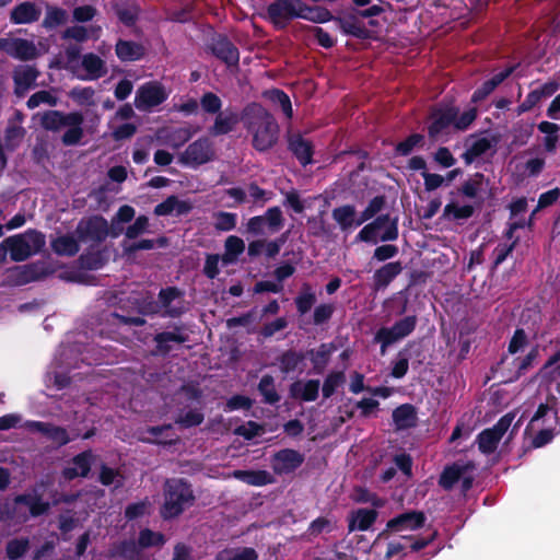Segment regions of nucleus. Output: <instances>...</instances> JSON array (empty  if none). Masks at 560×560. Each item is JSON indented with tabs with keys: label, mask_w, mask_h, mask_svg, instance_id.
<instances>
[{
	"label": "nucleus",
	"mask_w": 560,
	"mask_h": 560,
	"mask_svg": "<svg viewBox=\"0 0 560 560\" xmlns=\"http://www.w3.org/2000/svg\"><path fill=\"white\" fill-rule=\"evenodd\" d=\"M75 125H67L68 129L61 137V142L66 147L78 145L84 136V130L82 128V124L84 121L83 114L75 112Z\"/></svg>",
	"instance_id": "44"
},
{
	"label": "nucleus",
	"mask_w": 560,
	"mask_h": 560,
	"mask_svg": "<svg viewBox=\"0 0 560 560\" xmlns=\"http://www.w3.org/2000/svg\"><path fill=\"white\" fill-rule=\"evenodd\" d=\"M214 158L215 149L213 142L208 137H200L188 144L186 150L179 155V162L183 165L197 168L213 161Z\"/></svg>",
	"instance_id": "7"
},
{
	"label": "nucleus",
	"mask_w": 560,
	"mask_h": 560,
	"mask_svg": "<svg viewBox=\"0 0 560 560\" xmlns=\"http://www.w3.org/2000/svg\"><path fill=\"white\" fill-rule=\"evenodd\" d=\"M386 206V197L384 195H377L372 198L365 209L359 215V223H364L373 219L378 212H381Z\"/></svg>",
	"instance_id": "58"
},
{
	"label": "nucleus",
	"mask_w": 560,
	"mask_h": 560,
	"mask_svg": "<svg viewBox=\"0 0 560 560\" xmlns=\"http://www.w3.org/2000/svg\"><path fill=\"white\" fill-rule=\"evenodd\" d=\"M332 22L338 25L343 35L352 36L359 39L372 38V32L366 28L364 23L360 20L358 13H347L342 16L334 15Z\"/></svg>",
	"instance_id": "16"
},
{
	"label": "nucleus",
	"mask_w": 560,
	"mask_h": 560,
	"mask_svg": "<svg viewBox=\"0 0 560 560\" xmlns=\"http://www.w3.org/2000/svg\"><path fill=\"white\" fill-rule=\"evenodd\" d=\"M402 269V264L399 260L386 262L376 269L373 275L374 290L378 291L386 289L392 281L401 273Z\"/></svg>",
	"instance_id": "26"
},
{
	"label": "nucleus",
	"mask_w": 560,
	"mask_h": 560,
	"mask_svg": "<svg viewBox=\"0 0 560 560\" xmlns=\"http://www.w3.org/2000/svg\"><path fill=\"white\" fill-rule=\"evenodd\" d=\"M222 104V100L213 92H206L200 97V107L209 115H217L221 112Z\"/></svg>",
	"instance_id": "59"
},
{
	"label": "nucleus",
	"mask_w": 560,
	"mask_h": 560,
	"mask_svg": "<svg viewBox=\"0 0 560 560\" xmlns=\"http://www.w3.org/2000/svg\"><path fill=\"white\" fill-rule=\"evenodd\" d=\"M95 91L92 86H74L69 96L77 102L79 105H94Z\"/></svg>",
	"instance_id": "60"
},
{
	"label": "nucleus",
	"mask_w": 560,
	"mask_h": 560,
	"mask_svg": "<svg viewBox=\"0 0 560 560\" xmlns=\"http://www.w3.org/2000/svg\"><path fill=\"white\" fill-rule=\"evenodd\" d=\"M287 143L288 150L302 166L313 163L314 144L311 140L304 138L300 132H288Z\"/></svg>",
	"instance_id": "15"
},
{
	"label": "nucleus",
	"mask_w": 560,
	"mask_h": 560,
	"mask_svg": "<svg viewBox=\"0 0 560 560\" xmlns=\"http://www.w3.org/2000/svg\"><path fill=\"white\" fill-rule=\"evenodd\" d=\"M304 360L305 353L289 349L282 352L278 358L280 371L283 374H290L294 372Z\"/></svg>",
	"instance_id": "45"
},
{
	"label": "nucleus",
	"mask_w": 560,
	"mask_h": 560,
	"mask_svg": "<svg viewBox=\"0 0 560 560\" xmlns=\"http://www.w3.org/2000/svg\"><path fill=\"white\" fill-rule=\"evenodd\" d=\"M13 44L15 45L13 58L26 61L37 57V49L33 42L24 38H14Z\"/></svg>",
	"instance_id": "52"
},
{
	"label": "nucleus",
	"mask_w": 560,
	"mask_h": 560,
	"mask_svg": "<svg viewBox=\"0 0 560 560\" xmlns=\"http://www.w3.org/2000/svg\"><path fill=\"white\" fill-rule=\"evenodd\" d=\"M66 22V10L58 7H47L46 15L42 22V26L48 31H51L57 26L65 24Z\"/></svg>",
	"instance_id": "53"
},
{
	"label": "nucleus",
	"mask_w": 560,
	"mask_h": 560,
	"mask_svg": "<svg viewBox=\"0 0 560 560\" xmlns=\"http://www.w3.org/2000/svg\"><path fill=\"white\" fill-rule=\"evenodd\" d=\"M467 470V466L454 463L446 466L440 475L439 486L450 491L462 479Z\"/></svg>",
	"instance_id": "37"
},
{
	"label": "nucleus",
	"mask_w": 560,
	"mask_h": 560,
	"mask_svg": "<svg viewBox=\"0 0 560 560\" xmlns=\"http://www.w3.org/2000/svg\"><path fill=\"white\" fill-rule=\"evenodd\" d=\"M75 112L63 113L60 110L51 109L43 114L40 118V126L48 131L56 132L67 125H75Z\"/></svg>",
	"instance_id": "22"
},
{
	"label": "nucleus",
	"mask_w": 560,
	"mask_h": 560,
	"mask_svg": "<svg viewBox=\"0 0 560 560\" xmlns=\"http://www.w3.org/2000/svg\"><path fill=\"white\" fill-rule=\"evenodd\" d=\"M234 477L249 486L262 487L275 482V477L267 470H235Z\"/></svg>",
	"instance_id": "34"
},
{
	"label": "nucleus",
	"mask_w": 560,
	"mask_h": 560,
	"mask_svg": "<svg viewBox=\"0 0 560 560\" xmlns=\"http://www.w3.org/2000/svg\"><path fill=\"white\" fill-rule=\"evenodd\" d=\"M337 350V346L334 342L320 343L317 349H310L305 352V358L312 362L313 372L315 374H323L330 361L331 354Z\"/></svg>",
	"instance_id": "20"
},
{
	"label": "nucleus",
	"mask_w": 560,
	"mask_h": 560,
	"mask_svg": "<svg viewBox=\"0 0 560 560\" xmlns=\"http://www.w3.org/2000/svg\"><path fill=\"white\" fill-rule=\"evenodd\" d=\"M184 292L177 287H166L159 292V304L163 308L162 317L178 318L186 313Z\"/></svg>",
	"instance_id": "10"
},
{
	"label": "nucleus",
	"mask_w": 560,
	"mask_h": 560,
	"mask_svg": "<svg viewBox=\"0 0 560 560\" xmlns=\"http://www.w3.org/2000/svg\"><path fill=\"white\" fill-rule=\"evenodd\" d=\"M303 462L304 456L299 451L283 448L272 455L271 467L277 475H287L295 471Z\"/></svg>",
	"instance_id": "14"
},
{
	"label": "nucleus",
	"mask_w": 560,
	"mask_h": 560,
	"mask_svg": "<svg viewBox=\"0 0 560 560\" xmlns=\"http://www.w3.org/2000/svg\"><path fill=\"white\" fill-rule=\"evenodd\" d=\"M79 262L83 269L97 270L106 264V258L102 250H88L79 257Z\"/></svg>",
	"instance_id": "54"
},
{
	"label": "nucleus",
	"mask_w": 560,
	"mask_h": 560,
	"mask_svg": "<svg viewBox=\"0 0 560 560\" xmlns=\"http://www.w3.org/2000/svg\"><path fill=\"white\" fill-rule=\"evenodd\" d=\"M45 483L40 481L36 483L31 492L16 494L15 497L5 498L0 502V522L8 523L20 516L19 505H26L32 517H39L49 512L51 505L43 499L40 490Z\"/></svg>",
	"instance_id": "3"
},
{
	"label": "nucleus",
	"mask_w": 560,
	"mask_h": 560,
	"mask_svg": "<svg viewBox=\"0 0 560 560\" xmlns=\"http://www.w3.org/2000/svg\"><path fill=\"white\" fill-rule=\"evenodd\" d=\"M28 428L42 433L48 440L56 443L58 446H65L73 440V438L69 436V433L66 428L55 425L49 422L31 421L28 423Z\"/></svg>",
	"instance_id": "19"
},
{
	"label": "nucleus",
	"mask_w": 560,
	"mask_h": 560,
	"mask_svg": "<svg viewBox=\"0 0 560 560\" xmlns=\"http://www.w3.org/2000/svg\"><path fill=\"white\" fill-rule=\"evenodd\" d=\"M39 71L34 66L19 67L13 72L14 93L24 96L25 93L35 86Z\"/></svg>",
	"instance_id": "21"
},
{
	"label": "nucleus",
	"mask_w": 560,
	"mask_h": 560,
	"mask_svg": "<svg viewBox=\"0 0 560 560\" xmlns=\"http://www.w3.org/2000/svg\"><path fill=\"white\" fill-rule=\"evenodd\" d=\"M42 11L34 2L25 1L15 5L10 12L13 24H30L39 20Z\"/></svg>",
	"instance_id": "29"
},
{
	"label": "nucleus",
	"mask_w": 560,
	"mask_h": 560,
	"mask_svg": "<svg viewBox=\"0 0 560 560\" xmlns=\"http://www.w3.org/2000/svg\"><path fill=\"white\" fill-rule=\"evenodd\" d=\"M145 47L141 43L119 38L115 45V54L121 62H133L144 58Z\"/></svg>",
	"instance_id": "24"
},
{
	"label": "nucleus",
	"mask_w": 560,
	"mask_h": 560,
	"mask_svg": "<svg viewBox=\"0 0 560 560\" xmlns=\"http://www.w3.org/2000/svg\"><path fill=\"white\" fill-rule=\"evenodd\" d=\"M163 504L160 515L163 520H173L191 506L196 497L191 483L186 478L166 479L163 486Z\"/></svg>",
	"instance_id": "2"
},
{
	"label": "nucleus",
	"mask_w": 560,
	"mask_h": 560,
	"mask_svg": "<svg viewBox=\"0 0 560 560\" xmlns=\"http://www.w3.org/2000/svg\"><path fill=\"white\" fill-rule=\"evenodd\" d=\"M264 218L271 232H278L284 224L282 211L278 206L268 208Z\"/></svg>",
	"instance_id": "62"
},
{
	"label": "nucleus",
	"mask_w": 560,
	"mask_h": 560,
	"mask_svg": "<svg viewBox=\"0 0 560 560\" xmlns=\"http://www.w3.org/2000/svg\"><path fill=\"white\" fill-rule=\"evenodd\" d=\"M195 132L196 130L189 126L171 129L165 136V143L174 149H178L188 142Z\"/></svg>",
	"instance_id": "48"
},
{
	"label": "nucleus",
	"mask_w": 560,
	"mask_h": 560,
	"mask_svg": "<svg viewBox=\"0 0 560 560\" xmlns=\"http://www.w3.org/2000/svg\"><path fill=\"white\" fill-rule=\"evenodd\" d=\"M165 536L149 528L141 529L138 537L139 548L161 547L165 544Z\"/></svg>",
	"instance_id": "57"
},
{
	"label": "nucleus",
	"mask_w": 560,
	"mask_h": 560,
	"mask_svg": "<svg viewBox=\"0 0 560 560\" xmlns=\"http://www.w3.org/2000/svg\"><path fill=\"white\" fill-rule=\"evenodd\" d=\"M50 246L52 252L59 256L72 257L80 250L78 241L69 234L54 238Z\"/></svg>",
	"instance_id": "39"
},
{
	"label": "nucleus",
	"mask_w": 560,
	"mask_h": 560,
	"mask_svg": "<svg viewBox=\"0 0 560 560\" xmlns=\"http://www.w3.org/2000/svg\"><path fill=\"white\" fill-rule=\"evenodd\" d=\"M75 232L81 241L102 243L109 234L108 222L102 215H92L86 221H80Z\"/></svg>",
	"instance_id": "11"
},
{
	"label": "nucleus",
	"mask_w": 560,
	"mask_h": 560,
	"mask_svg": "<svg viewBox=\"0 0 560 560\" xmlns=\"http://www.w3.org/2000/svg\"><path fill=\"white\" fill-rule=\"evenodd\" d=\"M93 459L94 455L91 450L81 452L72 458L71 466L63 468L62 476L67 480H73L78 477H88L91 471Z\"/></svg>",
	"instance_id": "18"
},
{
	"label": "nucleus",
	"mask_w": 560,
	"mask_h": 560,
	"mask_svg": "<svg viewBox=\"0 0 560 560\" xmlns=\"http://www.w3.org/2000/svg\"><path fill=\"white\" fill-rule=\"evenodd\" d=\"M82 67L88 72L86 77H80L82 80H97L107 72L103 59L93 52L85 54L82 57Z\"/></svg>",
	"instance_id": "36"
},
{
	"label": "nucleus",
	"mask_w": 560,
	"mask_h": 560,
	"mask_svg": "<svg viewBox=\"0 0 560 560\" xmlns=\"http://www.w3.org/2000/svg\"><path fill=\"white\" fill-rule=\"evenodd\" d=\"M301 19L316 24H323L332 21L334 14L325 7L308 5L304 2Z\"/></svg>",
	"instance_id": "43"
},
{
	"label": "nucleus",
	"mask_w": 560,
	"mask_h": 560,
	"mask_svg": "<svg viewBox=\"0 0 560 560\" xmlns=\"http://www.w3.org/2000/svg\"><path fill=\"white\" fill-rule=\"evenodd\" d=\"M257 390L262 396V401L268 405H276L280 401L281 396L276 389L275 378L270 374H265L260 378Z\"/></svg>",
	"instance_id": "41"
},
{
	"label": "nucleus",
	"mask_w": 560,
	"mask_h": 560,
	"mask_svg": "<svg viewBox=\"0 0 560 560\" xmlns=\"http://www.w3.org/2000/svg\"><path fill=\"white\" fill-rule=\"evenodd\" d=\"M168 93L162 83L158 81L145 82L136 92L135 106L140 112H151L154 107L163 104Z\"/></svg>",
	"instance_id": "8"
},
{
	"label": "nucleus",
	"mask_w": 560,
	"mask_h": 560,
	"mask_svg": "<svg viewBox=\"0 0 560 560\" xmlns=\"http://www.w3.org/2000/svg\"><path fill=\"white\" fill-rule=\"evenodd\" d=\"M319 386V380H307L305 383L296 381L290 385L289 393L293 399L315 401L318 398Z\"/></svg>",
	"instance_id": "28"
},
{
	"label": "nucleus",
	"mask_w": 560,
	"mask_h": 560,
	"mask_svg": "<svg viewBox=\"0 0 560 560\" xmlns=\"http://www.w3.org/2000/svg\"><path fill=\"white\" fill-rule=\"evenodd\" d=\"M188 339L189 336L185 332V327L183 325H175L173 331H162L154 336L155 353L166 355L172 350L168 342L185 343Z\"/></svg>",
	"instance_id": "17"
},
{
	"label": "nucleus",
	"mask_w": 560,
	"mask_h": 560,
	"mask_svg": "<svg viewBox=\"0 0 560 560\" xmlns=\"http://www.w3.org/2000/svg\"><path fill=\"white\" fill-rule=\"evenodd\" d=\"M205 420V415L199 410H188L175 419V423L180 428L189 429L200 425Z\"/></svg>",
	"instance_id": "61"
},
{
	"label": "nucleus",
	"mask_w": 560,
	"mask_h": 560,
	"mask_svg": "<svg viewBox=\"0 0 560 560\" xmlns=\"http://www.w3.org/2000/svg\"><path fill=\"white\" fill-rule=\"evenodd\" d=\"M261 432H264L262 424L253 420H249L246 424H241L234 429V434L244 438L246 441H252Z\"/></svg>",
	"instance_id": "63"
},
{
	"label": "nucleus",
	"mask_w": 560,
	"mask_h": 560,
	"mask_svg": "<svg viewBox=\"0 0 560 560\" xmlns=\"http://www.w3.org/2000/svg\"><path fill=\"white\" fill-rule=\"evenodd\" d=\"M417 324V316L408 315L396 320L390 327H381L377 329L374 335V342L380 345L381 354L384 355L390 346L411 335Z\"/></svg>",
	"instance_id": "4"
},
{
	"label": "nucleus",
	"mask_w": 560,
	"mask_h": 560,
	"mask_svg": "<svg viewBox=\"0 0 560 560\" xmlns=\"http://www.w3.org/2000/svg\"><path fill=\"white\" fill-rule=\"evenodd\" d=\"M425 143V138L423 135L413 132L410 133L402 141H399L395 148L394 152L397 156H408L412 153L415 149H422Z\"/></svg>",
	"instance_id": "42"
},
{
	"label": "nucleus",
	"mask_w": 560,
	"mask_h": 560,
	"mask_svg": "<svg viewBox=\"0 0 560 560\" xmlns=\"http://www.w3.org/2000/svg\"><path fill=\"white\" fill-rule=\"evenodd\" d=\"M149 229V218L147 215H139L126 231L125 236L128 240H136L139 235L145 233Z\"/></svg>",
	"instance_id": "64"
},
{
	"label": "nucleus",
	"mask_w": 560,
	"mask_h": 560,
	"mask_svg": "<svg viewBox=\"0 0 560 560\" xmlns=\"http://www.w3.org/2000/svg\"><path fill=\"white\" fill-rule=\"evenodd\" d=\"M489 185V179L483 173L477 172L469 176L458 188V194L468 199H478L480 194Z\"/></svg>",
	"instance_id": "31"
},
{
	"label": "nucleus",
	"mask_w": 560,
	"mask_h": 560,
	"mask_svg": "<svg viewBox=\"0 0 560 560\" xmlns=\"http://www.w3.org/2000/svg\"><path fill=\"white\" fill-rule=\"evenodd\" d=\"M346 382V375L342 371H332L324 380L322 393L324 398H330Z\"/></svg>",
	"instance_id": "56"
},
{
	"label": "nucleus",
	"mask_w": 560,
	"mask_h": 560,
	"mask_svg": "<svg viewBox=\"0 0 560 560\" xmlns=\"http://www.w3.org/2000/svg\"><path fill=\"white\" fill-rule=\"evenodd\" d=\"M10 272L15 285H25L45 279L50 273L46 262L40 260L23 266H15Z\"/></svg>",
	"instance_id": "13"
},
{
	"label": "nucleus",
	"mask_w": 560,
	"mask_h": 560,
	"mask_svg": "<svg viewBox=\"0 0 560 560\" xmlns=\"http://www.w3.org/2000/svg\"><path fill=\"white\" fill-rule=\"evenodd\" d=\"M1 244L5 248V255L9 252L11 259L15 262L24 261L32 256L30 243L22 234L9 236Z\"/></svg>",
	"instance_id": "25"
},
{
	"label": "nucleus",
	"mask_w": 560,
	"mask_h": 560,
	"mask_svg": "<svg viewBox=\"0 0 560 560\" xmlns=\"http://www.w3.org/2000/svg\"><path fill=\"white\" fill-rule=\"evenodd\" d=\"M331 217L341 231H349L363 224L359 223L355 206L350 203L334 208Z\"/></svg>",
	"instance_id": "30"
},
{
	"label": "nucleus",
	"mask_w": 560,
	"mask_h": 560,
	"mask_svg": "<svg viewBox=\"0 0 560 560\" xmlns=\"http://www.w3.org/2000/svg\"><path fill=\"white\" fill-rule=\"evenodd\" d=\"M392 418L397 430H407L416 425L417 411L415 406L402 404L393 410Z\"/></svg>",
	"instance_id": "32"
},
{
	"label": "nucleus",
	"mask_w": 560,
	"mask_h": 560,
	"mask_svg": "<svg viewBox=\"0 0 560 560\" xmlns=\"http://www.w3.org/2000/svg\"><path fill=\"white\" fill-rule=\"evenodd\" d=\"M241 121L249 135L252 145L258 152L273 148L279 139V125L273 115L261 104L252 102L241 112Z\"/></svg>",
	"instance_id": "1"
},
{
	"label": "nucleus",
	"mask_w": 560,
	"mask_h": 560,
	"mask_svg": "<svg viewBox=\"0 0 560 560\" xmlns=\"http://www.w3.org/2000/svg\"><path fill=\"white\" fill-rule=\"evenodd\" d=\"M30 549L27 537L10 539L5 545V555L9 560L21 559Z\"/></svg>",
	"instance_id": "51"
},
{
	"label": "nucleus",
	"mask_w": 560,
	"mask_h": 560,
	"mask_svg": "<svg viewBox=\"0 0 560 560\" xmlns=\"http://www.w3.org/2000/svg\"><path fill=\"white\" fill-rule=\"evenodd\" d=\"M427 516L424 512L417 510H409L400 513L389 521H387L385 528L378 533L373 541L372 547L377 548L382 540L389 538L392 533H401L405 530H417L425 525Z\"/></svg>",
	"instance_id": "5"
},
{
	"label": "nucleus",
	"mask_w": 560,
	"mask_h": 560,
	"mask_svg": "<svg viewBox=\"0 0 560 560\" xmlns=\"http://www.w3.org/2000/svg\"><path fill=\"white\" fill-rule=\"evenodd\" d=\"M372 223L378 229L386 226L384 233L380 236L382 242H392L398 238V219H392L389 213L377 215Z\"/></svg>",
	"instance_id": "38"
},
{
	"label": "nucleus",
	"mask_w": 560,
	"mask_h": 560,
	"mask_svg": "<svg viewBox=\"0 0 560 560\" xmlns=\"http://www.w3.org/2000/svg\"><path fill=\"white\" fill-rule=\"evenodd\" d=\"M459 109L456 106L436 107L430 114L431 122L428 126V136L431 140L438 137L450 126H454Z\"/></svg>",
	"instance_id": "12"
},
{
	"label": "nucleus",
	"mask_w": 560,
	"mask_h": 560,
	"mask_svg": "<svg viewBox=\"0 0 560 560\" xmlns=\"http://www.w3.org/2000/svg\"><path fill=\"white\" fill-rule=\"evenodd\" d=\"M207 47L215 58L228 67L238 66L240 50L225 34L214 33L210 37Z\"/></svg>",
	"instance_id": "9"
},
{
	"label": "nucleus",
	"mask_w": 560,
	"mask_h": 560,
	"mask_svg": "<svg viewBox=\"0 0 560 560\" xmlns=\"http://www.w3.org/2000/svg\"><path fill=\"white\" fill-rule=\"evenodd\" d=\"M109 557L118 560H138L140 548L133 539H125L110 548Z\"/></svg>",
	"instance_id": "35"
},
{
	"label": "nucleus",
	"mask_w": 560,
	"mask_h": 560,
	"mask_svg": "<svg viewBox=\"0 0 560 560\" xmlns=\"http://www.w3.org/2000/svg\"><path fill=\"white\" fill-rule=\"evenodd\" d=\"M500 441L501 439L490 428L482 430L477 435L478 448L486 455L492 454L497 450Z\"/></svg>",
	"instance_id": "50"
},
{
	"label": "nucleus",
	"mask_w": 560,
	"mask_h": 560,
	"mask_svg": "<svg viewBox=\"0 0 560 560\" xmlns=\"http://www.w3.org/2000/svg\"><path fill=\"white\" fill-rule=\"evenodd\" d=\"M303 5V0H275L267 7V18L277 30H283L291 21L301 19Z\"/></svg>",
	"instance_id": "6"
},
{
	"label": "nucleus",
	"mask_w": 560,
	"mask_h": 560,
	"mask_svg": "<svg viewBox=\"0 0 560 560\" xmlns=\"http://www.w3.org/2000/svg\"><path fill=\"white\" fill-rule=\"evenodd\" d=\"M225 252L222 255L221 259L224 265L234 264L237 260V257L244 252L245 243L244 241L236 236L230 235L224 243Z\"/></svg>",
	"instance_id": "46"
},
{
	"label": "nucleus",
	"mask_w": 560,
	"mask_h": 560,
	"mask_svg": "<svg viewBox=\"0 0 560 560\" xmlns=\"http://www.w3.org/2000/svg\"><path fill=\"white\" fill-rule=\"evenodd\" d=\"M378 517V512L375 509L361 508L350 513L348 517V530L365 532L369 530Z\"/></svg>",
	"instance_id": "23"
},
{
	"label": "nucleus",
	"mask_w": 560,
	"mask_h": 560,
	"mask_svg": "<svg viewBox=\"0 0 560 560\" xmlns=\"http://www.w3.org/2000/svg\"><path fill=\"white\" fill-rule=\"evenodd\" d=\"M241 121V114L232 109H225L223 113L219 112L215 116L213 125L209 128V132L213 137L228 135L234 130L236 125Z\"/></svg>",
	"instance_id": "27"
},
{
	"label": "nucleus",
	"mask_w": 560,
	"mask_h": 560,
	"mask_svg": "<svg viewBox=\"0 0 560 560\" xmlns=\"http://www.w3.org/2000/svg\"><path fill=\"white\" fill-rule=\"evenodd\" d=\"M192 209L188 201L179 200L175 195L168 196L164 201L154 208V214L158 217H166L176 211L177 214H187Z\"/></svg>",
	"instance_id": "33"
},
{
	"label": "nucleus",
	"mask_w": 560,
	"mask_h": 560,
	"mask_svg": "<svg viewBox=\"0 0 560 560\" xmlns=\"http://www.w3.org/2000/svg\"><path fill=\"white\" fill-rule=\"evenodd\" d=\"M167 245H168L167 237L160 236L156 240L142 238L140 241L133 242L128 245L126 243H124L122 248H124V254L126 256H131V255H135L139 250H150L155 247L163 248V247H166Z\"/></svg>",
	"instance_id": "40"
},
{
	"label": "nucleus",
	"mask_w": 560,
	"mask_h": 560,
	"mask_svg": "<svg viewBox=\"0 0 560 560\" xmlns=\"http://www.w3.org/2000/svg\"><path fill=\"white\" fill-rule=\"evenodd\" d=\"M316 302V295L308 283H304L301 292L294 299L296 311L300 315L308 313Z\"/></svg>",
	"instance_id": "49"
},
{
	"label": "nucleus",
	"mask_w": 560,
	"mask_h": 560,
	"mask_svg": "<svg viewBox=\"0 0 560 560\" xmlns=\"http://www.w3.org/2000/svg\"><path fill=\"white\" fill-rule=\"evenodd\" d=\"M474 213L475 207L472 205L459 206L452 201L445 205L442 217L446 220L460 221L471 218Z\"/></svg>",
	"instance_id": "47"
},
{
	"label": "nucleus",
	"mask_w": 560,
	"mask_h": 560,
	"mask_svg": "<svg viewBox=\"0 0 560 560\" xmlns=\"http://www.w3.org/2000/svg\"><path fill=\"white\" fill-rule=\"evenodd\" d=\"M265 95L272 102L280 105L281 110L287 118L293 117L292 104L289 95L280 89H271L265 92Z\"/></svg>",
	"instance_id": "55"
}]
</instances>
